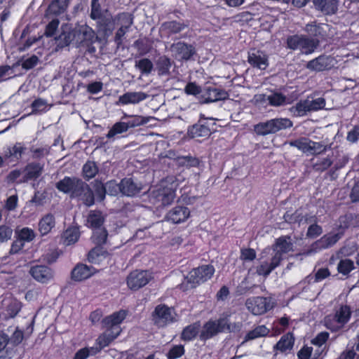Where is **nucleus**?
I'll list each match as a JSON object with an SVG mask.
<instances>
[{"mask_svg":"<svg viewBox=\"0 0 359 359\" xmlns=\"http://www.w3.org/2000/svg\"><path fill=\"white\" fill-rule=\"evenodd\" d=\"M354 269V263L349 259L340 260L337 266L339 273L343 275L348 274Z\"/></svg>","mask_w":359,"mask_h":359,"instance_id":"nucleus-49","label":"nucleus"},{"mask_svg":"<svg viewBox=\"0 0 359 359\" xmlns=\"http://www.w3.org/2000/svg\"><path fill=\"white\" fill-rule=\"evenodd\" d=\"M309 104L311 111H317L324 108L325 105V100L322 97H318L315 100L309 99Z\"/></svg>","mask_w":359,"mask_h":359,"instance_id":"nucleus-59","label":"nucleus"},{"mask_svg":"<svg viewBox=\"0 0 359 359\" xmlns=\"http://www.w3.org/2000/svg\"><path fill=\"white\" fill-rule=\"evenodd\" d=\"M273 255L276 253L280 257V262L283 260V255L293 251V244L290 236H281L276 240L272 246Z\"/></svg>","mask_w":359,"mask_h":359,"instance_id":"nucleus-17","label":"nucleus"},{"mask_svg":"<svg viewBox=\"0 0 359 359\" xmlns=\"http://www.w3.org/2000/svg\"><path fill=\"white\" fill-rule=\"evenodd\" d=\"M114 20L117 22L116 23L120 25V27L128 29L133 24V18L131 14L122 13L117 15Z\"/></svg>","mask_w":359,"mask_h":359,"instance_id":"nucleus-43","label":"nucleus"},{"mask_svg":"<svg viewBox=\"0 0 359 359\" xmlns=\"http://www.w3.org/2000/svg\"><path fill=\"white\" fill-rule=\"evenodd\" d=\"M210 133V130L205 125H194L189 130V134L192 138H206Z\"/></svg>","mask_w":359,"mask_h":359,"instance_id":"nucleus-37","label":"nucleus"},{"mask_svg":"<svg viewBox=\"0 0 359 359\" xmlns=\"http://www.w3.org/2000/svg\"><path fill=\"white\" fill-rule=\"evenodd\" d=\"M184 347L181 345L173 346L168 353V359H177L184 354Z\"/></svg>","mask_w":359,"mask_h":359,"instance_id":"nucleus-61","label":"nucleus"},{"mask_svg":"<svg viewBox=\"0 0 359 359\" xmlns=\"http://www.w3.org/2000/svg\"><path fill=\"white\" fill-rule=\"evenodd\" d=\"M313 4L316 9L326 15L334 14L338 9L337 0H313Z\"/></svg>","mask_w":359,"mask_h":359,"instance_id":"nucleus-30","label":"nucleus"},{"mask_svg":"<svg viewBox=\"0 0 359 359\" xmlns=\"http://www.w3.org/2000/svg\"><path fill=\"white\" fill-rule=\"evenodd\" d=\"M287 47L292 50H299L304 54H311L319 45L317 39H309L304 35H294L288 37Z\"/></svg>","mask_w":359,"mask_h":359,"instance_id":"nucleus-4","label":"nucleus"},{"mask_svg":"<svg viewBox=\"0 0 359 359\" xmlns=\"http://www.w3.org/2000/svg\"><path fill=\"white\" fill-rule=\"evenodd\" d=\"M294 339L291 333L283 335L274 346L276 351L286 353L292 350L294 346Z\"/></svg>","mask_w":359,"mask_h":359,"instance_id":"nucleus-33","label":"nucleus"},{"mask_svg":"<svg viewBox=\"0 0 359 359\" xmlns=\"http://www.w3.org/2000/svg\"><path fill=\"white\" fill-rule=\"evenodd\" d=\"M69 5V0H53L48 6V12L54 15L64 13Z\"/></svg>","mask_w":359,"mask_h":359,"instance_id":"nucleus-40","label":"nucleus"},{"mask_svg":"<svg viewBox=\"0 0 359 359\" xmlns=\"http://www.w3.org/2000/svg\"><path fill=\"white\" fill-rule=\"evenodd\" d=\"M19 239L22 241L30 242L35 238L34 231L28 227H24L18 231Z\"/></svg>","mask_w":359,"mask_h":359,"instance_id":"nucleus-54","label":"nucleus"},{"mask_svg":"<svg viewBox=\"0 0 359 359\" xmlns=\"http://www.w3.org/2000/svg\"><path fill=\"white\" fill-rule=\"evenodd\" d=\"M55 219L52 214L43 216L39 222V231L41 235H46L55 226Z\"/></svg>","mask_w":359,"mask_h":359,"instance_id":"nucleus-34","label":"nucleus"},{"mask_svg":"<svg viewBox=\"0 0 359 359\" xmlns=\"http://www.w3.org/2000/svg\"><path fill=\"white\" fill-rule=\"evenodd\" d=\"M179 186L175 177L170 176L161 182L156 197L162 205H170L175 198V191Z\"/></svg>","mask_w":359,"mask_h":359,"instance_id":"nucleus-2","label":"nucleus"},{"mask_svg":"<svg viewBox=\"0 0 359 359\" xmlns=\"http://www.w3.org/2000/svg\"><path fill=\"white\" fill-rule=\"evenodd\" d=\"M158 74L161 75H165L169 73L171 67L170 59L165 56L161 57L156 63Z\"/></svg>","mask_w":359,"mask_h":359,"instance_id":"nucleus-48","label":"nucleus"},{"mask_svg":"<svg viewBox=\"0 0 359 359\" xmlns=\"http://www.w3.org/2000/svg\"><path fill=\"white\" fill-rule=\"evenodd\" d=\"M76 45L85 42L92 43L95 38L94 30L87 25H77L74 27Z\"/></svg>","mask_w":359,"mask_h":359,"instance_id":"nucleus-15","label":"nucleus"},{"mask_svg":"<svg viewBox=\"0 0 359 359\" xmlns=\"http://www.w3.org/2000/svg\"><path fill=\"white\" fill-rule=\"evenodd\" d=\"M13 234V230L8 226H0V243H4L11 239Z\"/></svg>","mask_w":359,"mask_h":359,"instance_id":"nucleus-60","label":"nucleus"},{"mask_svg":"<svg viewBox=\"0 0 359 359\" xmlns=\"http://www.w3.org/2000/svg\"><path fill=\"white\" fill-rule=\"evenodd\" d=\"M290 111L296 116H302L306 114L307 112L311 111L309 99L302 100L297 102L295 106L290 108Z\"/></svg>","mask_w":359,"mask_h":359,"instance_id":"nucleus-41","label":"nucleus"},{"mask_svg":"<svg viewBox=\"0 0 359 359\" xmlns=\"http://www.w3.org/2000/svg\"><path fill=\"white\" fill-rule=\"evenodd\" d=\"M107 194L111 196H116L121 192V183L117 184L114 181H110L106 184Z\"/></svg>","mask_w":359,"mask_h":359,"instance_id":"nucleus-62","label":"nucleus"},{"mask_svg":"<svg viewBox=\"0 0 359 359\" xmlns=\"http://www.w3.org/2000/svg\"><path fill=\"white\" fill-rule=\"evenodd\" d=\"M1 303L4 309L1 314L4 318H13L18 314L21 308L20 302L16 299L6 298Z\"/></svg>","mask_w":359,"mask_h":359,"instance_id":"nucleus-27","label":"nucleus"},{"mask_svg":"<svg viewBox=\"0 0 359 359\" xmlns=\"http://www.w3.org/2000/svg\"><path fill=\"white\" fill-rule=\"evenodd\" d=\"M141 189L142 187L130 178H125L121 181V193L123 195L133 196L138 194Z\"/></svg>","mask_w":359,"mask_h":359,"instance_id":"nucleus-32","label":"nucleus"},{"mask_svg":"<svg viewBox=\"0 0 359 359\" xmlns=\"http://www.w3.org/2000/svg\"><path fill=\"white\" fill-rule=\"evenodd\" d=\"M72 198H77L85 205L90 206L94 203V194L89 186L81 181L73 191Z\"/></svg>","mask_w":359,"mask_h":359,"instance_id":"nucleus-14","label":"nucleus"},{"mask_svg":"<svg viewBox=\"0 0 359 359\" xmlns=\"http://www.w3.org/2000/svg\"><path fill=\"white\" fill-rule=\"evenodd\" d=\"M170 50L173 56L178 60H189L194 53L192 46L182 42L172 44Z\"/></svg>","mask_w":359,"mask_h":359,"instance_id":"nucleus-22","label":"nucleus"},{"mask_svg":"<svg viewBox=\"0 0 359 359\" xmlns=\"http://www.w3.org/2000/svg\"><path fill=\"white\" fill-rule=\"evenodd\" d=\"M29 273L36 280L42 283H48L53 277L51 270L48 267L41 265L32 266Z\"/></svg>","mask_w":359,"mask_h":359,"instance_id":"nucleus-23","label":"nucleus"},{"mask_svg":"<svg viewBox=\"0 0 359 359\" xmlns=\"http://www.w3.org/2000/svg\"><path fill=\"white\" fill-rule=\"evenodd\" d=\"M190 216V210L185 206H176L166 215L168 221L174 224L184 222Z\"/></svg>","mask_w":359,"mask_h":359,"instance_id":"nucleus-21","label":"nucleus"},{"mask_svg":"<svg viewBox=\"0 0 359 359\" xmlns=\"http://www.w3.org/2000/svg\"><path fill=\"white\" fill-rule=\"evenodd\" d=\"M111 259L109 253L102 247H95L88 255V260L93 264L107 266Z\"/></svg>","mask_w":359,"mask_h":359,"instance_id":"nucleus-13","label":"nucleus"},{"mask_svg":"<svg viewBox=\"0 0 359 359\" xmlns=\"http://www.w3.org/2000/svg\"><path fill=\"white\" fill-rule=\"evenodd\" d=\"M343 231L339 233H330L323 236L321 238L313 243L311 249L306 254L309 255L323 249L328 248L334 245L342 236Z\"/></svg>","mask_w":359,"mask_h":359,"instance_id":"nucleus-11","label":"nucleus"},{"mask_svg":"<svg viewBox=\"0 0 359 359\" xmlns=\"http://www.w3.org/2000/svg\"><path fill=\"white\" fill-rule=\"evenodd\" d=\"M248 61L251 66L259 69H265L269 65L267 55L259 50H250L248 53Z\"/></svg>","mask_w":359,"mask_h":359,"instance_id":"nucleus-20","label":"nucleus"},{"mask_svg":"<svg viewBox=\"0 0 359 359\" xmlns=\"http://www.w3.org/2000/svg\"><path fill=\"white\" fill-rule=\"evenodd\" d=\"M120 327H116L114 330L106 328V331L97 339V344L100 348H103L110 344L121 333Z\"/></svg>","mask_w":359,"mask_h":359,"instance_id":"nucleus-28","label":"nucleus"},{"mask_svg":"<svg viewBox=\"0 0 359 359\" xmlns=\"http://www.w3.org/2000/svg\"><path fill=\"white\" fill-rule=\"evenodd\" d=\"M256 252L252 248H243L241 250L240 259L243 262H252L256 258Z\"/></svg>","mask_w":359,"mask_h":359,"instance_id":"nucleus-57","label":"nucleus"},{"mask_svg":"<svg viewBox=\"0 0 359 359\" xmlns=\"http://www.w3.org/2000/svg\"><path fill=\"white\" fill-rule=\"evenodd\" d=\"M126 316L127 312L125 310H120L113 313L102 320L103 327L114 330L116 327H119V324L124 320Z\"/></svg>","mask_w":359,"mask_h":359,"instance_id":"nucleus-26","label":"nucleus"},{"mask_svg":"<svg viewBox=\"0 0 359 359\" xmlns=\"http://www.w3.org/2000/svg\"><path fill=\"white\" fill-rule=\"evenodd\" d=\"M104 221V217L101 212L92 210L89 212L87 217V226L94 229V230L101 229Z\"/></svg>","mask_w":359,"mask_h":359,"instance_id":"nucleus-35","label":"nucleus"},{"mask_svg":"<svg viewBox=\"0 0 359 359\" xmlns=\"http://www.w3.org/2000/svg\"><path fill=\"white\" fill-rule=\"evenodd\" d=\"M332 164V161L330 157L319 158L313 165V168L315 170L323 172L327 170Z\"/></svg>","mask_w":359,"mask_h":359,"instance_id":"nucleus-53","label":"nucleus"},{"mask_svg":"<svg viewBox=\"0 0 359 359\" xmlns=\"http://www.w3.org/2000/svg\"><path fill=\"white\" fill-rule=\"evenodd\" d=\"M245 306L253 315L264 314L273 307L271 299L263 297L248 298L245 302Z\"/></svg>","mask_w":359,"mask_h":359,"instance_id":"nucleus-9","label":"nucleus"},{"mask_svg":"<svg viewBox=\"0 0 359 359\" xmlns=\"http://www.w3.org/2000/svg\"><path fill=\"white\" fill-rule=\"evenodd\" d=\"M304 30L310 36L323 39L328 34L330 26L327 24H316V22H313L307 24Z\"/></svg>","mask_w":359,"mask_h":359,"instance_id":"nucleus-29","label":"nucleus"},{"mask_svg":"<svg viewBox=\"0 0 359 359\" xmlns=\"http://www.w3.org/2000/svg\"><path fill=\"white\" fill-rule=\"evenodd\" d=\"M334 65V59L330 56L320 55L306 64V68L311 71L321 72L330 69Z\"/></svg>","mask_w":359,"mask_h":359,"instance_id":"nucleus-18","label":"nucleus"},{"mask_svg":"<svg viewBox=\"0 0 359 359\" xmlns=\"http://www.w3.org/2000/svg\"><path fill=\"white\" fill-rule=\"evenodd\" d=\"M359 138V126H355L351 130L347 133L346 140L351 142H355Z\"/></svg>","mask_w":359,"mask_h":359,"instance_id":"nucleus-64","label":"nucleus"},{"mask_svg":"<svg viewBox=\"0 0 359 359\" xmlns=\"http://www.w3.org/2000/svg\"><path fill=\"white\" fill-rule=\"evenodd\" d=\"M79 236L80 233L77 228H69L62 234L63 243L66 245L74 244L78 241Z\"/></svg>","mask_w":359,"mask_h":359,"instance_id":"nucleus-39","label":"nucleus"},{"mask_svg":"<svg viewBox=\"0 0 359 359\" xmlns=\"http://www.w3.org/2000/svg\"><path fill=\"white\" fill-rule=\"evenodd\" d=\"M95 196L98 199L102 201L107 191L106 185H104L101 182H96L94 185Z\"/></svg>","mask_w":359,"mask_h":359,"instance_id":"nucleus-63","label":"nucleus"},{"mask_svg":"<svg viewBox=\"0 0 359 359\" xmlns=\"http://www.w3.org/2000/svg\"><path fill=\"white\" fill-rule=\"evenodd\" d=\"M313 347L304 346L297 352V359H317V353L312 357Z\"/></svg>","mask_w":359,"mask_h":359,"instance_id":"nucleus-56","label":"nucleus"},{"mask_svg":"<svg viewBox=\"0 0 359 359\" xmlns=\"http://www.w3.org/2000/svg\"><path fill=\"white\" fill-rule=\"evenodd\" d=\"M231 330L226 318H220L217 320H210L202 327L200 332V339L206 340L224 330Z\"/></svg>","mask_w":359,"mask_h":359,"instance_id":"nucleus-7","label":"nucleus"},{"mask_svg":"<svg viewBox=\"0 0 359 359\" xmlns=\"http://www.w3.org/2000/svg\"><path fill=\"white\" fill-rule=\"evenodd\" d=\"M128 126L126 122H117L109 130L107 135L108 138H112L116 135L121 134L128 130Z\"/></svg>","mask_w":359,"mask_h":359,"instance_id":"nucleus-47","label":"nucleus"},{"mask_svg":"<svg viewBox=\"0 0 359 359\" xmlns=\"http://www.w3.org/2000/svg\"><path fill=\"white\" fill-rule=\"evenodd\" d=\"M269 333V328L264 325H259L246 334L245 341L253 340L259 337H265Z\"/></svg>","mask_w":359,"mask_h":359,"instance_id":"nucleus-42","label":"nucleus"},{"mask_svg":"<svg viewBox=\"0 0 359 359\" xmlns=\"http://www.w3.org/2000/svg\"><path fill=\"white\" fill-rule=\"evenodd\" d=\"M32 114H37L46 111L48 108V104L45 100L38 98L32 102Z\"/></svg>","mask_w":359,"mask_h":359,"instance_id":"nucleus-55","label":"nucleus"},{"mask_svg":"<svg viewBox=\"0 0 359 359\" xmlns=\"http://www.w3.org/2000/svg\"><path fill=\"white\" fill-rule=\"evenodd\" d=\"M269 252L270 249H265L260 255L259 264L255 266L256 273L259 276L267 277L280 264L279 255L277 253L269 255Z\"/></svg>","mask_w":359,"mask_h":359,"instance_id":"nucleus-3","label":"nucleus"},{"mask_svg":"<svg viewBox=\"0 0 359 359\" xmlns=\"http://www.w3.org/2000/svg\"><path fill=\"white\" fill-rule=\"evenodd\" d=\"M125 117H130L132 118L131 120L126 122L128 128H135L137 126L145 125L149 121L150 119L152 118L151 117H147L142 116H129L127 114L124 115V118Z\"/></svg>","mask_w":359,"mask_h":359,"instance_id":"nucleus-44","label":"nucleus"},{"mask_svg":"<svg viewBox=\"0 0 359 359\" xmlns=\"http://www.w3.org/2000/svg\"><path fill=\"white\" fill-rule=\"evenodd\" d=\"M175 313L174 311L165 305H158L153 313L154 323L159 327H163L174 321Z\"/></svg>","mask_w":359,"mask_h":359,"instance_id":"nucleus-12","label":"nucleus"},{"mask_svg":"<svg viewBox=\"0 0 359 359\" xmlns=\"http://www.w3.org/2000/svg\"><path fill=\"white\" fill-rule=\"evenodd\" d=\"M199 329L200 325L198 324H193L187 326L182 332V339L187 341L193 339L198 334Z\"/></svg>","mask_w":359,"mask_h":359,"instance_id":"nucleus-45","label":"nucleus"},{"mask_svg":"<svg viewBox=\"0 0 359 359\" xmlns=\"http://www.w3.org/2000/svg\"><path fill=\"white\" fill-rule=\"evenodd\" d=\"M107 10L102 8L99 0H91L90 17L93 20H100L104 17Z\"/></svg>","mask_w":359,"mask_h":359,"instance_id":"nucleus-38","label":"nucleus"},{"mask_svg":"<svg viewBox=\"0 0 359 359\" xmlns=\"http://www.w3.org/2000/svg\"><path fill=\"white\" fill-rule=\"evenodd\" d=\"M153 278L149 271L135 270L127 277V285L131 290H138L146 285Z\"/></svg>","mask_w":359,"mask_h":359,"instance_id":"nucleus-10","label":"nucleus"},{"mask_svg":"<svg viewBox=\"0 0 359 359\" xmlns=\"http://www.w3.org/2000/svg\"><path fill=\"white\" fill-rule=\"evenodd\" d=\"M215 273L212 265H203L191 271L186 278L187 287H196L197 285L210 279Z\"/></svg>","mask_w":359,"mask_h":359,"instance_id":"nucleus-5","label":"nucleus"},{"mask_svg":"<svg viewBox=\"0 0 359 359\" xmlns=\"http://www.w3.org/2000/svg\"><path fill=\"white\" fill-rule=\"evenodd\" d=\"M292 126V121L287 118H276L255 125L254 130L257 135L264 136L290 128Z\"/></svg>","mask_w":359,"mask_h":359,"instance_id":"nucleus-1","label":"nucleus"},{"mask_svg":"<svg viewBox=\"0 0 359 359\" xmlns=\"http://www.w3.org/2000/svg\"><path fill=\"white\" fill-rule=\"evenodd\" d=\"M42 169L43 167L40 164L32 163L28 165L24 170L25 174L20 182L39 177L42 172Z\"/></svg>","mask_w":359,"mask_h":359,"instance_id":"nucleus-36","label":"nucleus"},{"mask_svg":"<svg viewBox=\"0 0 359 359\" xmlns=\"http://www.w3.org/2000/svg\"><path fill=\"white\" fill-rule=\"evenodd\" d=\"M148 97V95L144 92H128L121 95L116 102L117 104H136Z\"/></svg>","mask_w":359,"mask_h":359,"instance_id":"nucleus-25","label":"nucleus"},{"mask_svg":"<svg viewBox=\"0 0 359 359\" xmlns=\"http://www.w3.org/2000/svg\"><path fill=\"white\" fill-rule=\"evenodd\" d=\"M229 94L224 90L208 87L204 90L202 94L203 103L215 102L219 100H224L228 98Z\"/></svg>","mask_w":359,"mask_h":359,"instance_id":"nucleus-19","label":"nucleus"},{"mask_svg":"<svg viewBox=\"0 0 359 359\" xmlns=\"http://www.w3.org/2000/svg\"><path fill=\"white\" fill-rule=\"evenodd\" d=\"M289 144L307 154H318L327 149V146L323 143L313 142L306 137H300L290 141Z\"/></svg>","mask_w":359,"mask_h":359,"instance_id":"nucleus-8","label":"nucleus"},{"mask_svg":"<svg viewBox=\"0 0 359 359\" xmlns=\"http://www.w3.org/2000/svg\"><path fill=\"white\" fill-rule=\"evenodd\" d=\"M351 314V309L348 306H341L334 316H327L325 318V325L328 329L337 331L349 320Z\"/></svg>","mask_w":359,"mask_h":359,"instance_id":"nucleus-6","label":"nucleus"},{"mask_svg":"<svg viewBox=\"0 0 359 359\" xmlns=\"http://www.w3.org/2000/svg\"><path fill=\"white\" fill-rule=\"evenodd\" d=\"M267 100L270 105L278 107L285 103L286 97L279 93H273L267 96Z\"/></svg>","mask_w":359,"mask_h":359,"instance_id":"nucleus-50","label":"nucleus"},{"mask_svg":"<svg viewBox=\"0 0 359 359\" xmlns=\"http://www.w3.org/2000/svg\"><path fill=\"white\" fill-rule=\"evenodd\" d=\"M60 34L55 38L57 46L62 48L69 46L71 43L76 44L74 28L65 24L61 27Z\"/></svg>","mask_w":359,"mask_h":359,"instance_id":"nucleus-16","label":"nucleus"},{"mask_svg":"<svg viewBox=\"0 0 359 359\" xmlns=\"http://www.w3.org/2000/svg\"><path fill=\"white\" fill-rule=\"evenodd\" d=\"M98 172V168L95 162L88 161L83 167V177L90 180L94 177Z\"/></svg>","mask_w":359,"mask_h":359,"instance_id":"nucleus-46","label":"nucleus"},{"mask_svg":"<svg viewBox=\"0 0 359 359\" xmlns=\"http://www.w3.org/2000/svg\"><path fill=\"white\" fill-rule=\"evenodd\" d=\"M135 67H137L142 74H149L153 69V64L149 59L144 58L136 62Z\"/></svg>","mask_w":359,"mask_h":359,"instance_id":"nucleus-52","label":"nucleus"},{"mask_svg":"<svg viewBox=\"0 0 359 359\" xmlns=\"http://www.w3.org/2000/svg\"><path fill=\"white\" fill-rule=\"evenodd\" d=\"M81 181L82 180L78 178L66 177L57 183L56 187L60 191L71 194V197H72L73 191L79 187V184L81 183Z\"/></svg>","mask_w":359,"mask_h":359,"instance_id":"nucleus-31","label":"nucleus"},{"mask_svg":"<svg viewBox=\"0 0 359 359\" xmlns=\"http://www.w3.org/2000/svg\"><path fill=\"white\" fill-rule=\"evenodd\" d=\"M97 271L92 266L79 264L72 271V278L76 281H81L90 278Z\"/></svg>","mask_w":359,"mask_h":359,"instance_id":"nucleus-24","label":"nucleus"},{"mask_svg":"<svg viewBox=\"0 0 359 359\" xmlns=\"http://www.w3.org/2000/svg\"><path fill=\"white\" fill-rule=\"evenodd\" d=\"M163 26L165 29H168L172 33H178L183 30L186 27L185 25L175 21L166 22L163 25Z\"/></svg>","mask_w":359,"mask_h":359,"instance_id":"nucleus-58","label":"nucleus"},{"mask_svg":"<svg viewBox=\"0 0 359 359\" xmlns=\"http://www.w3.org/2000/svg\"><path fill=\"white\" fill-rule=\"evenodd\" d=\"M107 238V232L104 228L95 229L92 236L93 241L97 245L105 243Z\"/></svg>","mask_w":359,"mask_h":359,"instance_id":"nucleus-51","label":"nucleus"}]
</instances>
